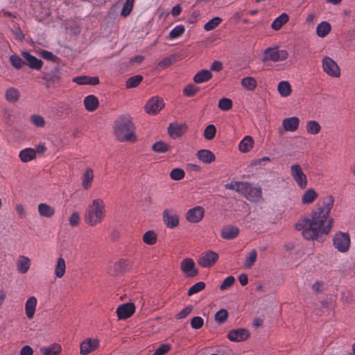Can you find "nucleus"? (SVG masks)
I'll list each match as a JSON object with an SVG mask.
<instances>
[{
    "mask_svg": "<svg viewBox=\"0 0 355 355\" xmlns=\"http://www.w3.org/2000/svg\"><path fill=\"white\" fill-rule=\"evenodd\" d=\"M334 204L331 195L324 198L322 205L314 209L310 216L299 220L295 225L297 230L301 232L304 239L317 240L322 242L323 236L327 235L333 225V219L329 217L330 211Z\"/></svg>",
    "mask_w": 355,
    "mask_h": 355,
    "instance_id": "1",
    "label": "nucleus"
},
{
    "mask_svg": "<svg viewBox=\"0 0 355 355\" xmlns=\"http://www.w3.org/2000/svg\"><path fill=\"white\" fill-rule=\"evenodd\" d=\"M106 215L105 203L100 198L94 199L87 206L85 216V222L90 226L101 223Z\"/></svg>",
    "mask_w": 355,
    "mask_h": 355,
    "instance_id": "2",
    "label": "nucleus"
},
{
    "mask_svg": "<svg viewBox=\"0 0 355 355\" xmlns=\"http://www.w3.org/2000/svg\"><path fill=\"white\" fill-rule=\"evenodd\" d=\"M134 125L129 115L118 117L114 121V135L120 141H134L136 136L134 134Z\"/></svg>",
    "mask_w": 355,
    "mask_h": 355,
    "instance_id": "3",
    "label": "nucleus"
},
{
    "mask_svg": "<svg viewBox=\"0 0 355 355\" xmlns=\"http://www.w3.org/2000/svg\"><path fill=\"white\" fill-rule=\"evenodd\" d=\"M334 247L341 253H346L351 246L350 235L347 232H337L332 239Z\"/></svg>",
    "mask_w": 355,
    "mask_h": 355,
    "instance_id": "4",
    "label": "nucleus"
},
{
    "mask_svg": "<svg viewBox=\"0 0 355 355\" xmlns=\"http://www.w3.org/2000/svg\"><path fill=\"white\" fill-rule=\"evenodd\" d=\"M290 173L299 188L304 189L308 185V180L306 174L304 173L301 166L295 164L290 167Z\"/></svg>",
    "mask_w": 355,
    "mask_h": 355,
    "instance_id": "5",
    "label": "nucleus"
},
{
    "mask_svg": "<svg viewBox=\"0 0 355 355\" xmlns=\"http://www.w3.org/2000/svg\"><path fill=\"white\" fill-rule=\"evenodd\" d=\"M288 53L285 50H278L277 47H269L265 49L263 52V61L278 62L286 60Z\"/></svg>",
    "mask_w": 355,
    "mask_h": 355,
    "instance_id": "6",
    "label": "nucleus"
},
{
    "mask_svg": "<svg viewBox=\"0 0 355 355\" xmlns=\"http://www.w3.org/2000/svg\"><path fill=\"white\" fill-rule=\"evenodd\" d=\"M241 195L244 196L248 200L258 202L261 199L262 191L260 187H254L248 182L243 183V189Z\"/></svg>",
    "mask_w": 355,
    "mask_h": 355,
    "instance_id": "7",
    "label": "nucleus"
},
{
    "mask_svg": "<svg viewBox=\"0 0 355 355\" xmlns=\"http://www.w3.org/2000/svg\"><path fill=\"white\" fill-rule=\"evenodd\" d=\"M323 71L329 76L338 78L340 76V70L337 63L331 58L324 56L322 60Z\"/></svg>",
    "mask_w": 355,
    "mask_h": 355,
    "instance_id": "8",
    "label": "nucleus"
},
{
    "mask_svg": "<svg viewBox=\"0 0 355 355\" xmlns=\"http://www.w3.org/2000/svg\"><path fill=\"white\" fill-rule=\"evenodd\" d=\"M163 221L168 228H175L179 225V216L173 209H166L162 213Z\"/></svg>",
    "mask_w": 355,
    "mask_h": 355,
    "instance_id": "9",
    "label": "nucleus"
},
{
    "mask_svg": "<svg viewBox=\"0 0 355 355\" xmlns=\"http://www.w3.org/2000/svg\"><path fill=\"white\" fill-rule=\"evenodd\" d=\"M218 254L214 251L209 250L202 253L198 259V263L204 268L213 266L218 259Z\"/></svg>",
    "mask_w": 355,
    "mask_h": 355,
    "instance_id": "10",
    "label": "nucleus"
},
{
    "mask_svg": "<svg viewBox=\"0 0 355 355\" xmlns=\"http://www.w3.org/2000/svg\"><path fill=\"white\" fill-rule=\"evenodd\" d=\"M180 268L187 277H193L198 274V270L195 267V262L191 258L184 259L181 262Z\"/></svg>",
    "mask_w": 355,
    "mask_h": 355,
    "instance_id": "11",
    "label": "nucleus"
},
{
    "mask_svg": "<svg viewBox=\"0 0 355 355\" xmlns=\"http://www.w3.org/2000/svg\"><path fill=\"white\" fill-rule=\"evenodd\" d=\"M164 106L163 100L157 96L152 97L147 102L145 106V110L148 114H156Z\"/></svg>",
    "mask_w": 355,
    "mask_h": 355,
    "instance_id": "12",
    "label": "nucleus"
},
{
    "mask_svg": "<svg viewBox=\"0 0 355 355\" xmlns=\"http://www.w3.org/2000/svg\"><path fill=\"white\" fill-rule=\"evenodd\" d=\"M204 214V209L200 206H196L187 211L186 214V218L189 223H197L202 219Z\"/></svg>",
    "mask_w": 355,
    "mask_h": 355,
    "instance_id": "13",
    "label": "nucleus"
},
{
    "mask_svg": "<svg viewBox=\"0 0 355 355\" xmlns=\"http://www.w3.org/2000/svg\"><path fill=\"white\" fill-rule=\"evenodd\" d=\"M135 311V306L133 303H125L116 309V314L120 320H125L133 315Z\"/></svg>",
    "mask_w": 355,
    "mask_h": 355,
    "instance_id": "14",
    "label": "nucleus"
},
{
    "mask_svg": "<svg viewBox=\"0 0 355 355\" xmlns=\"http://www.w3.org/2000/svg\"><path fill=\"white\" fill-rule=\"evenodd\" d=\"M187 130V125L185 123H171L168 128V133L173 139L181 137Z\"/></svg>",
    "mask_w": 355,
    "mask_h": 355,
    "instance_id": "15",
    "label": "nucleus"
},
{
    "mask_svg": "<svg viewBox=\"0 0 355 355\" xmlns=\"http://www.w3.org/2000/svg\"><path fill=\"white\" fill-rule=\"evenodd\" d=\"M99 345L98 339L87 338L80 343V353L82 355H87L95 350Z\"/></svg>",
    "mask_w": 355,
    "mask_h": 355,
    "instance_id": "16",
    "label": "nucleus"
},
{
    "mask_svg": "<svg viewBox=\"0 0 355 355\" xmlns=\"http://www.w3.org/2000/svg\"><path fill=\"white\" fill-rule=\"evenodd\" d=\"M250 336V333L245 329H237L231 330L227 335L231 341L241 342L246 340Z\"/></svg>",
    "mask_w": 355,
    "mask_h": 355,
    "instance_id": "17",
    "label": "nucleus"
},
{
    "mask_svg": "<svg viewBox=\"0 0 355 355\" xmlns=\"http://www.w3.org/2000/svg\"><path fill=\"white\" fill-rule=\"evenodd\" d=\"M300 119L297 116L285 118L282 121V126L285 131L295 132L299 128Z\"/></svg>",
    "mask_w": 355,
    "mask_h": 355,
    "instance_id": "18",
    "label": "nucleus"
},
{
    "mask_svg": "<svg viewBox=\"0 0 355 355\" xmlns=\"http://www.w3.org/2000/svg\"><path fill=\"white\" fill-rule=\"evenodd\" d=\"M21 55L28 62V65L31 69L40 70L42 68L43 62L41 60L37 59L26 51L22 52Z\"/></svg>",
    "mask_w": 355,
    "mask_h": 355,
    "instance_id": "19",
    "label": "nucleus"
},
{
    "mask_svg": "<svg viewBox=\"0 0 355 355\" xmlns=\"http://www.w3.org/2000/svg\"><path fill=\"white\" fill-rule=\"evenodd\" d=\"M37 304V300L35 297H30L25 303V313L26 317L31 320L35 315L36 306Z\"/></svg>",
    "mask_w": 355,
    "mask_h": 355,
    "instance_id": "20",
    "label": "nucleus"
},
{
    "mask_svg": "<svg viewBox=\"0 0 355 355\" xmlns=\"http://www.w3.org/2000/svg\"><path fill=\"white\" fill-rule=\"evenodd\" d=\"M196 156L204 164H210L216 159L215 155L207 149L199 150L196 153Z\"/></svg>",
    "mask_w": 355,
    "mask_h": 355,
    "instance_id": "21",
    "label": "nucleus"
},
{
    "mask_svg": "<svg viewBox=\"0 0 355 355\" xmlns=\"http://www.w3.org/2000/svg\"><path fill=\"white\" fill-rule=\"evenodd\" d=\"M31 266V259L25 256L21 255L19 257L16 267L19 272L24 274L28 272Z\"/></svg>",
    "mask_w": 355,
    "mask_h": 355,
    "instance_id": "22",
    "label": "nucleus"
},
{
    "mask_svg": "<svg viewBox=\"0 0 355 355\" xmlns=\"http://www.w3.org/2000/svg\"><path fill=\"white\" fill-rule=\"evenodd\" d=\"M239 234V229L233 225H227L221 231V236L227 240L236 238Z\"/></svg>",
    "mask_w": 355,
    "mask_h": 355,
    "instance_id": "23",
    "label": "nucleus"
},
{
    "mask_svg": "<svg viewBox=\"0 0 355 355\" xmlns=\"http://www.w3.org/2000/svg\"><path fill=\"white\" fill-rule=\"evenodd\" d=\"M94 178V175L92 168L89 167L87 168L81 177V184L83 189H88L92 186Z\"/></svg>",
    "mask_w": 355,
    "mask_h": 355,
    "instance_id": "24",
    "label": "nucleus"
},
{
    "mask_svg": "<svg viewBox=\"0 0 355 355\" xmlns=\"http://www.w3.org/2000/svg\"><path fill=\"white\" fill-rule=\"evenodd\" d=\"M73 82L78 85H96L98 84L99 80L98 77H90L87 76H76L73 78Z\"/></svg>",
    "mask_w": 355,
    "mask_h": 355,
    "instance_id": "25",
    "label": "nucleus"
},
{
    "mask_svg": "<svg viewBox=\"0 0 355 355\" xmlns=\"http://www.w3.org/2000/svg\"><path fill=\"white\" fill-rule=\"evenodd\" d=\"M212 77V73L210 70L202 69L199 71L193 77V81L196 83L200 84L205 83L210 80Z\"/></svg>",
    "mask_w": 355,
    "mask_h": 355,
    "instance_id": "26",
    "label": "nucleus"
},
{
    "mask_svg": "<svg viewBox=\"0 0 355 355\" xmlns=\"http://www.w3.org/2000/svg\"><path fill=\"white\" fill-rule=\"evenodd\" d=\"M19 157L22 162H28L36 157L35 150L31 148H24L19 152Z\"/></svg>",
    "mask_w": 355,
    "mask_h": 355,
    "instance_id": "27",
    "label": "nucleus"
},
{
    "mask_svg": "<svg viewBox=\"0 0 355 355\" xmlns=\"http://www.w3.org/2000/svg\"><path fill=\"white\" fill-rule=\"evenodd\" d=\"M60 77V69L58 67H54L49 72H46L44 74V79L51 83L58 82Z\"/></svg>",
    "mask_w": 355,
    "mask_h": 355,
    "instance_id": "28",
    "label": "nucleus"
},
{
    "mask_svg": "<svg viewBox=\"0 0 355 355\" xmlns=\"http://www.w3.org/2000/svg\"><path fill=\"white\" fill-rule=\"evenodd\" d=\"M254 139L250 136H245L240 141L239 144V149L242 153L249 152L253 147Z\"/></svg>",
    "mask_w": 355,
    "mask_h": 355,
    "instance_id": "29",
    "label": "nucleus"
},
{
    "mask_svg": "<svg viewBox=\"0 0 355 355\" xmlns=\"http://www.w3.org/2000/svg\"><path fill=\"white\" fill-rule=\"evenodd\" d=\"M98 100L94 95H89L84 99V105L87 110L94 111L98 105Z\"/></svg>",
    "mask_w": 355,
    "mask_h": 355,
    "instance_id": "30",
    "label": "nucleus"
},
{
    "mask_svg": "<svg viewBox=\"0 0 355 355\" xmlns=\"http://www.w3.org/2000/svg\"><path fill=\"white\" fill-rule=\"evenodd\" d=\"M331 24L327 21H322L316 27V34L320 37H326L331 31Z\"/></svg>",
    "mask_w": 355,
    "mask_h": 355,
    "instance_id": "31",
    "label": "nucleus"
},
{
    "mask_svg": "<svg viewBox=\"0 0 355 355\" xmlns=\"http://www.w3.org/2000/svg\"><path fill=\"white\" fill-rule=\"evenodd\" d=\"M61 349V346L57 343H53L48 347H43L40 348L43 355H59Z\"/></svg>",
    "mask_w": 355,
    "mask_h": 355,
    "instance_id": "32",
    "label": "nucleus"
},
{
    "mask_svg": "<svg viewBox=\"0 0 355 355\" xmlns=\"http://www.w3.org/2000/svg\"><path fill=\"white\" fill-rule=\"evenodd\" d=\"M66 270L65 261L62 257H59L56 261L54 268V274L58 277L61 278L64 276Z\"/></svg>",
    "mask_w": 355,
    "mask_h": 355,
    "instance_id": "33",
    "label": "nucleus"
},
{
    "mask_svg": "<svg viewBox=\"0 0 355 355\" xmlns=\"http://www.w3.org/2000/svg\"><path fill=\"white\" fill-rule=\"evenodd\" d=\"M321 125L315 120L308 121L306 123V130L309 135H317L321 130Z\"/></svg>",
    "mask_w": 355,
    "mask_h": 355,
    "instance_id": "34",
    "label": "nucleus"
},
{
    "mask_svg": "<svg viewBox=\"0 0 355 355\" xmlns=\"http://www.w3.org/2000/svg\"><path fill=\"white\" fill-rule=\"evenodd\" d=\"M38 211L40 216L50 218L54 214L55 209L46 203H41L38 205Z\"/></svg>",
    "mask_w": 355,
    "mask_h": 355,
    "instance_id": "35",
    "label": "nucleus"
},
{
    "mask_svg": "<svg viewBox=\"0 0 355 355\" xmlns=\"http://www.w3.org/2000/svg\"><path fill=\"white\" fill-rule=\"evenodd\" d=\"M318 194L313 189H307L302 197V202L304 205H309L313 202L316 198Z\"/></svg>",
    "mask_w": 355,
    "mask_h": 355,
    "instance_id": "36",
    "label": "nucleus"
},
{
    "mask_svg": "<svg viewBox=\"0 0 355 355\" xmlns=\"http://www.w3.org/2000/svg\"><path fill=\"white\" fill-rule=\"evenodd\" d=\"M288 16L286 13H282L272 22L271 28L277 31L280 29L282 26L288 21Z\"/></svg>",
    "mask_w": 355,
    "mask_h": 355,
    "instance_id": "37",
    "label": "nucleus"
},
{
    "mask_svg": "<svg viewBox=\"0 0 355 355\" xmlns=\"http://www.w3.org/2000/svg\"><path fill=\"white\" fill-rule=\"evenodd\" d=\"M19 98V92L14 87L8 88L6 92V99L11 103H16Z\"/></svg>",
    "mask_w": 355,
    "mask_h": 355,
    "instance_id": "38",
    "label": "nucleus"
},
{
    "mask_svg": "<svg viewBox=\"0 0 355 355\" xmlns=\"http://www.w3.org/2000/svg\"><path fill=\"white\" fill-rule=\"evenodd\" d=\"M277 90L282 97H287L291 93V87L288 82L281 81L277 86Z\"/></svg>",
    "mask_w": 355,
    "mask_h": 355,
    "instance_id": "39",
    "label": "nucleus"
},
{
    "mask_svg": "<svg viewBox=\"0 0 355 355\" xmlns=\"http://www.w3.org/2000/svg\"><path fill=\"white\" fill-rule=\"evenodd\" d=\"M241 85L246 89L252 91L257 87V83L254 78L248 76L242 79Z\"/></svg>",
    "mask_w": 355,
    "mask_h": 355,
    "instance_id": "40",
    "label": "nucleus"
},
{
    "mask_svg": "<svg viewBox=\"0 0 355 355\" xmlns=\"http://www.w3.org/2000/svg\"><path fill=\"white\" fill-rule=\"evenodd\" d=\"M152 149L156 153H164L170 149V146L164 141H159L153 145Z\"/></svg>",
    "mask_w": 355,
    "mask_h": 355,
    "instance_id": "41",
    "label": "nucleus"
},
{
    "mask_svg": "<svg viewBox=\"0 0 355 355\" xmlns=\"http://www.w3.org/2000/svg\"><path fill=\"white\" fill-rule=\"evenodd\" d=\"M143 241L149 245H154L157 242V235L152 231L148 230L143 236Z\"/></svg>",
    "mask_w": 355,
    "mask_h": 355,
    "instance_id": "42",
    "label": "nucleus"
},
{
    "mask_svg": "<svg viewBox=\"0 0 355 355\" xmlns=\"http://www.w3.org/2000/svg\"><path fill=\"white\" fill-rule=\"evenodd\" d=\"M143 80L141 75H135L126 80L125 86L127 88H134L138 86Z\"/></svg>",
    "mask_w": 355,
    "mask_h": 355,
    "instance_id": "43",
    "label": "nucleus"
},
{
    "mask_svg": "<svg viewBox=\"0 0 355 355\" xmlns=\"http://www.w3.org/2000/svg\"><path fill=\"white\" fill-rule=\"evenodd\" d=\"M257 257V250L254 249L252 250L249 252L248 257H246V259L245 260V262H244L245 267L247 268H251L252 266L254 265V262L256 261Z\"/></svg>",
    "mask_w": 355,
    "mask_h": 355,
    "instance_id": "44",
    "label": "nucleus"
},
{
    "mask_svg": "<svg viewBox=\"0 0 355 355\" xmlns=\"http://www.w3.org/2000/svg\"><path fill=\"white\" fill-rule=\"evenodd\" d=\"M222 21V19L219 17H215L208 21L205 25H204V29L207 31H210L216 28L220 23Z\"/></svg>",
    "mask_w": 355,
    "mask_h": 355,
    "instance_id": "45",
    "label": "nucleus"
},
{
    "mask_svg": "<svg viewBox=\"0 0 355 355\" xmlns=\"http://www.w3.org/2000/svg\"><path fill=\"white\" fill-rule=\"evenodd\" d=\"M244 182H235L232 181L225 185V188L230 190H234L238 193L241 194V191L243 189Z\"/></svg>",
    "mask_w": 355,
    "mask_h": 355,
    "instance_id": "46",
    "label": "nucleus"
},
{
    "mask_svg": "<svg viewBox=\"0 0 355 355\" xmlns=\"http://www.w3.org/2000/svg\"><path fill=\"white\" fill-rule=\"evenodd\" d=\"M185 28L183 25H177L175 26L169 33V37L171 40L176 39L180 37L184 32Z\"/></svg>",
    "mask_w": 355,
    "mask_h": 355,
    "instance_id": "47",
    "label": "nucleus"
},
{
    "mask_svg": "<svg viewBox=\"0 0 355 355\" xmlns=\"http://www.w3.org/2000/svg\"><path fill=\"white\" fill-rule=\"evenodd\" d=\"M232 101L228 98H222L218 101V107L223 111H227L232 107Z\"/></svg>",
    "mask_w": 355,
    "mask_h": 355,
    "instance_id": "48",
    "label": "nucleus"
},
{
    "mask_svg": "<svg viewBox=\"0 0 355 355\" xmlns=\"http://www.w3.org/2000/svg\"><path fill=\"white\" fill-rule=\"evenodd\" d=\"M216 132V127L214 125L210 124L205 128L203 136L207 140H211L215 137Z\"/></svg>",
    "mask_w": 355,
    "mask_h": 355,
    "instance_id": "49",
    "label": "nucleus"
},
{
    "mask_svg": "<svg viewBox=\"0 0 355 355\" xmlns=\"http://www.w3.org/2000/svg\"><path fill=\"white\" fill-rule=\"evenodd\" d=\"M135 0H126L124 3L122 10L121 11V15L123 17H127L130 15L132 10L133 4Z\"/></svg>",
    "mask_w": 355,
    "mask_h": 355,
    "instance_id": "50",
    "label": "nucleus"
},
{
    "mask_svg": "<svg viewBox=\"0 0 355 355\" xmlns=\"http://www.w3.org/2000/svg\"><path fill=\"white\" fill-rule=\"evenodd\" d=\"M184 171L179 168H173L170 173V177L173 180H180L184 178Z\"/></svg>",
    "mask_w": 355,
    "mask_h": 355,
    "instance_id": "51",
    "label": "nucleus"
},
{
    "mask_svg": "<svg viewBox=\"0 0 355 355\" xmlns=\"http://www.w3.org/2000/svg\"><path fill=\"white\" fill-rule=\"evenodd\" d=\"M205 288V284L203 282H198L193 284L188 291V295L191 296L201 291Z\"/></svg>",
    "mask_w": 355,
    "mask_h": 355,
    "instance_id": "52",
    "label": "nucleus"
},
{
    "mask_svg": "<svg viewBox=\"0 0 355 355\" xmlns=\"http://www.w3.org/2000/svg\"><path fill=\"white\" fill-rule=\"evenodd\" d=\"M11 64L16 69H19L25 64L24 62L17 55H12L10 57Z\"/></svg>",
    "mask_w": 355,
    "mask_h": 355,
    "instance_id": "53",
    "label": "nucleus"
},
{
    "mask_svg": "<svg viewBox=\"0 0 355 355\" xmlns=\"http://www.w3.org/2000/svg\"><path fill=\"white\" fill-rule=\"evenodd\" d=\"M198 89V87L195 85L189 84L183 89V93L187 96H193Z\"/></svg>",
    "mask_w": 355,
    "mask_h": 355,
    "instance_id": "54",
    "label": "nucleus"
},
{
    "mask_svg": "<svg viewBox=\"0 0 355 355\" xmlns=\"http://www.w3.org/2000/svg\"><path fill=\"white\" fill-rule=\"evenodd\" d=\"M235 279L233 276L226 277L220 286V291H225L231 287L234 283Z\"/></svg>",
    "mask_w": 355,
    "mask_h": 355,
    "instance_id": "55",
    "label": "nucleus"
},
{
    "mask_svg": "<svg viewBox=\"0 0 355 355\" xmlns=\"http://www.w3.org/2000/svg\"><path fill=\"white\" fill-rule=\"evenodd\" d=\"M171 349L170 344L165 343L161 345L154 352L153 355H164Z\"/></svg>",
    "mask_w": 355,
    "mask_h": 355,
    "instance_id": "56",
    "label": "nucleus"
},
{
    "mask_svg": "<svg viewBox=\"0 0 355 355\" xmlns=\"http://www.w3.org/2000/svg\"><path fill=\"white\" fill-rule=\"evenodd\" d=\"M227 311L225 309H220L215 314V320L219 323H223L227 318Z\"/></svg>",
    "mask_w": 355,
    "mask_h": 355,
    "instance_id": "57",
    "label": "nucleus"
},
{
    "mask_svg": "<svg viewBox=\"0 0 355 355\" xmlns=\"http://www.w3.org/2000/svg\"><path fill=\"white\" fill-rule=\"evenodd\" d=\"M175 58L173 57H166L164 58L162 60H161L158 64L157 67L160 69H164L170 66L173 62L174 61Z\"/></svg>",
    "mask_w": 355,
    "mask_h": 355,
    "instance_id": "58",
    "label": "nucleus"
},
{
    "mask_svg": "<svg viewBox=\"0 0 355 355\" xmlns=\"http://www.w3.org/2000/svg\"><path fill=\"white\" fill-rule=\"evenodd\" d=\"M203 319L200 316L193 317L191 320V326L193 329H198L203 325Z\"/></svg>",
    "mask_w": 355,
    "mask_h": 355,
    "instance_id": "59",
    "label": "nucleus"
},
{
    "mask_svg": "<svg viewBox=\"0 0 355 355\" xmlns=\"http://www.w3.org/2000/svg\"><path fill=\"white\" fill-rule=\"evenodd\" d=\"M31 121L37 127H43L45 124L44 118L40 115H33L31 116Z\"/></svg>",
    "mask_w": 355,
    "mask_h": 355,
    "instance_id": "60",
    "label": "nucleus"
},
{
    "mask_svg": "<svg viewBox=\"0 0 355 355\" xmlns=\"http://www.w3.org/2000/svg\"><path fill=\"white\" fill-rule=\"evenodd\" d=\"M69 225L71 227L77 226L80 223V215L78 212H73L69 219Z\"/></svg>",
    "mask_w": 355,
    "mask_h": 355,
    "instance_id": "61",
    "label": "nucleus"
},
{
    "mask_svg": "<svg viewBox=\"0 0 355 355\" xmlns=\"http://www.w3.org/2000/svg\"><path fill=\"white\" fill-rule=\"evenodd\" d=\"M193 309L191 306H188L184 308L181 311L178 313L177 315V318L183 319L186 318L188 315H189Z\"/></svg>",
    "mask_w": 355,
    "mask_h": 355,
    "instance_id": "62",
    "label": "nucleus"
},
{
    "mask_svg": "<svg viewBox=\"0 0 355 355\" xmlns=\"http://www.w3.org/2000/svg\"><path fill=\"white\" fill-rule=\"evenodd\" d=\"M40 55L44 59L51 61H55L58 59L51 52L46 50L42 51Z\"/></svg>",
    "mask_w": 355,
    "mask_h": 355,
    "instance_id": "63",
    "label": "nucleus"
},
{
    "mask_svg": "<svg viewBox=\"0 0 355 355\" xmlns=\"http://www.w3.org/2000/svg\"><path fill=\"white\" fill-rule=\"evenodd\" d=\"M114 265H115L116 270H125L128 267V262L125 259H121V260L116 261L114 263Z\"/></svg>",
    "mask_w": 355,
    "mask_h": 355,
    "instance_id": "64",
    "label": "nucleus"
}]
</instances>
